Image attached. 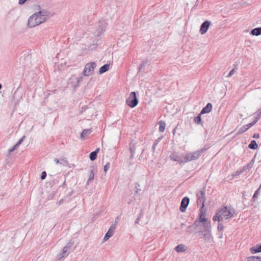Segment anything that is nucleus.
<instances>
[{
	"label": "nucleus",
	"instance_id": "58836bf2",
	"mask_svg": "<svg viewBox=\"0 0 261 261\" xmlns=\"http://www.w3.org/2000/svg\"><path fill=\"white\" fill-rule=\"evenodd\" d=\"M25 138V136H23L19 141L18 142L16 143L18 146L20 145V144L23 142V140L24 139V138Z\"/></svg>",
	"mask_w": 261,
	"mask_h": 261
},
{
	"label": "nucleus",
	"instance_id": "6e6d98bb",
	"mask_svg": "<svg viewBox=\"0 0 261 261\" xmlns=\"http://www.w3.org/2000/svg\"><path fill=\"white\" fill-rule=\"evenodd\" d=\"M119 217H117L116 218V220H119Z\"/></svg>",
	"mask_w": 261,
	"mask_h": 261
},
{
	"label": "nucleus",
	"instance_id": "49530a36",
	"mask_svg": "<svg viewBox=\"0 0 261 261\" xmlns=\"http://www.w3.org/2000/svg\"><path fill=\"white\" fill-rule=\"evenodd\" d=\"M64 201V199H62L59 201L57 202V204L58 205H60Z\"/></svg>",
	"mask_w": 261,
	"mask_h": 261
},
{
	"label": "nucleus",
	"instance_id": "7ed1b4c3",
	"mask_svg": "<svg viewBox=\"0 0 261 261\" xmlns=\"http://www.w3.org/2000/svg\"><path fill=\"white\" fill-rule=\"evenodd\" d=\"M206 216V210L204 208V207H201L200 208V213L198 220H195L192 225L189 226V228H192L199 226L201 222L204 221L205 220L207 219Z\"/></svg>",
	"mask_w": 261,
	"mask_h": 261
},
{
	"label": "nucleus",
	"instance_id": "a18cd8bd",
	"mask_svg": "<svg viewBox=\"0 0 261 261\" xmlns=\"http://www.w3.org/2000/svg\"><path fill=\"white\" fill-rule=\"evenodd\" d=\"M27 0H19V4L22 5Z\"/></svg>",
	"mask_w": 261,
	"mask_h": 261
},
{
	"label": "nucleus",
	"instance_id": "864d4df0",
	"mask_svg": "<svg viewBox=\"0 0 261 261\" xmlns=\"http://www.w3.org/2000/svg\"><path fill=\"white\" fill-rule=\"evenodd\" d=\"M184 223H181V227H182V226H184Z\"/></svg>",
	"mask_w": 261,
	"mask_h": 261
},
{
	"label": "nucleus",
	"instance_id": "37998d69",
	"mask_svg": "<svg viewBox=\"0 0 261 261\" xmlns=\"http://www.w3.org/2000/svg\"><path fill=\"white\" fill-rule=\"evenodd\" d=\"M243 171H244V170H243V169H241L240 171H237L236 172V175H240L241 173H242Z\"/></svg>",
	"mask_w": 261,
	"mask_h": 261
},
{
	"label": "nucleus",
	"instance_id": "de8ad7c7",
	"mask_svg": "<svg viewBox=\"0 0 261 261\" xmlns=\"http://www.w3.org/2000/svg\"><path fill=\"white\" fill-rule=\"evenodd\" d=\"M157 144H158V142H156V143H154L153 145L152 146V150H153V151H154L155 150V147L157 145Z\"/></svg>",
	"mask_w": 261,
	"mask_h": 261
},
{
	"label": "nucleus",
	"instance_id": "a878e982",
	"mask_svg": "<svg viewBox=\"0 0 261 261\" xmlns=\"http://www.w3.org/2000/svg\"><path fill=\"white\" fill-rule=\"evenodd\" d=\"M247 261H261V257L251 256L247 258Z\"/></svg>",
	"mask_w": 261,
	"mask_h": 261
},
{
	"label": "nucleus",
	"instance_id": "9b49d317",
	"mask_svg": "<svg viewBox=\"0 0 261 261\" xmlns=\"http://www.w3.org/2000/svg\"><path fill=\"white\" fill-rule=\"evenodd\" d=\"M116 228V226L115 225H112L110 226L109 228L108 231L105 234L103 240L105 241H107L110 238H111L113 234L115 232V230Z\"/></svg>",
	"mask_w": 261,
	"mask_h": 261
},
{
	"label": "nucleus",
	"instance_id": "1a4fd4ad",
	"mask_svg": "<svg viewBox=\"0 0 261 261\" xmlns=\"http://www.w3.org/2000/svg\"><path fill=\"white\" fill-rule=\"evenodd\" d=\"M197 202L198 204L199 203H201V207H204V203L205 202L204 191L201 190L197 194Z\"/></svg>",
	"mask_w": 261,
	"mask_h": 261
},
{
	"label": "nucleus",
	"instance_id": "603ef678",
	"mask_svg": "<svg viewBox=\"0 0 261 261\" xmlns=\"http://www.w3.org/2000/svg\"><path fill=\"white\" fill-rule=\"evenodd\" d=\"M86 107H84V108L83 107L82 108V110H85V109H86Z\"/></svg>",
	"mask_w": 261,
	"mask_h": 261
},
{
	"label": "nucleus",
	"instance_id": "f257e3e1",
	"mask_svg": "<svg viewBox=\"0 0 261 261\" xmlns=\"http://www.w3.org/2000/svg\"><path fill=\"white\" fill-rule=\"evenodd\" d=\"M49 12L45 10H42L34 13L28 19V26L30 28H33L45 22L49 18Z\"/></svg>",
	"mask_w": 261,
	"mask_h": 261
},
{
	"label": "nucleus",
	"instance_id": "6ab92c4d",
	"mask_svg": "<svg viewBox=\"0 0 261 261\" xmlns=\"http://www.w3.org/2000/svg\"><path fill=\"white\" fill-rule=\"evenodd\" d=\"M255 119L252 122V123L254 125L259 120L260 115H261V108L258 110L255 113Z\"/></svg>",
	"mask_w": 261,
	"mask_h": 261
},
{
	"label": "nucleus",
	"instance_id": "20e7f679",
	"mask_svg": "<svg viewBox=\"0 0 261 261\" xmlns=\"http://www.w3.org/2000/svg\"><path fill=\"white\" fill-rule=\"evenodd\" d=\"M205 149H201L193 152L187 153L184 157V163L198 159Z\"/></svg>",
	"mask_w": 261,
	"mask_h": 261
},
{
	"label": "nucleus",
	"instance_id": "393cba45",
	"mask_svg": "<svg viewBox=\"0 0 261 261\" xmlns=\"http://www.w3.org/2000/svg\"><path fill=\"white\" fill-rule=\"evenodd\" d=\"M175 249L177 252H182L186 251L185 246L183 244L177 245Z\"/></svg>",
	"mask_w": 261,
	"mask_h": 261
},
{
	"label": "nucleus",
	"instance_id": "4be33fe9",
	"mask_svg": "<svg viewBox=\"0 0 261 261\" xmlns=\"http://www.w3.org/2000/svg\"><path fill=\"white\" fill-rule=\"evenodd\" d=\"M250 252L252 254H254L258 252H261V244L259 246H256V247H251L250 248Z\"/></svg>",
	"mask_w": 261,
	"mask_h": 261
},
{
	"label": "nucleus",
	"instance_id": "8fccbe9b",
	"mask_svg": "<svg viewBox=\"0 0 261 261\" xmlns=\"http://www.w3.org/2000/svg\"><path fill=\"white\" fill-rule=\"evenodd\" d=\"M223 237V233H221L220 236L219 237V238H222Z\"/></svg>",
	"mask_w": 261,
	"mask_h": 261
},
{
	"label": "nucleus",
	"instance_id": "cd10ccee",
	"mask_svg": "<svg viewBox=\"0 0 261 261\" xmlns=\"http://www.w3.org/2000/svg\"><path fill=\"white\" fill-rule=\"evenodd\" d=\"M94 177V169H92L91 170L90 172L89 178L87 182V185H89V183L93 179Z\"/></svg>",
	"mask_w": 261,
	"mask_h": 261
},
{
	"label": "nucleus",
	"instance_id": "dca6fc26",
	"mask_svg": "<svg viewBox=\"0 0 261 261\" xmlns=\"http://www.w3.org/2000/svg\"><path fill=\"white\" fill-rule=\"evenodd\" d=\"M202 223V226L204 228L203 230H211L212 226L211 223L208 221L207 219L205 220L204 221L201 222Z\"/></svg>",
	"mask_w": 261,
	"mask_h": 261
},
{
	"label": "nucleus",
	"instance_id": "f03ea898",
	"mask_svg": "<svg viewBox=\"0 0 261 261\" xmlns=\"http://www.w3.org/2000/svg\"><path fill=\"white\" fill-rule=\"evenodd\" d=\"M236 211L230 205L225 206L219 208L217 213L213 218L214 221H220L223 219H228L233 217Z\"/></svg>",
	"mask_w": 261,
	"mask_h": 261
},
{
	"label": "nucleus",
	"instance_id": "72a5a7b5",
	"mask_svg": "<svg viewBox=\"0 0 261 261\" xmlns=\"http://www.w3.org/2000/svg\"><path fill=\"white\" fill-rule=\"evenodd\" d=\"M252 167V164L251 163L247 164V165L244 166L243 168V170L245 171L247 169H250Z\"/></svg>",
	"mask_w": 261,
	"mask_h": 261
},
{
	"label": "nucleus",
	"instance_id": "2f4dec72",
	"mask_svg": "<svg viewBox=\"0 0 261 261\" xmlns=\"http://www.w3.org/2000/svg\"><path fill=\"white\" fill-rule=\"evenodd\" d=\"M147 63V61H143L139 66L138 69L139 71H141V69L145 66L146 64Z\"/></svg>",
	"mask_w": 261,
	"mask_h": 261
},
{
	"label": "nucleus",
	"instance_id": "4468645a",
	"mask_svg": "<svg viewBox=\"0 0 261 261\" xmlns=\"http://www.w3.org/2000/svg\"><path fill=\"white\" fill-rule=\"evenodd\" d=\"M212 105L211 103H208L205 107H204L200 113V115L210 113L212 109Z\"/></svg>",
	"mask_w": 261,
	"mask_h": 261
},
{
	"label": "nucleus",
	"instance_id": "f8f14e48",
	"mask_svg": "<svg viewBox=\"0 0 261 261\" xmlns=\"http://www.w3.org/2000/svg\"><path fill=\"white\" fill-rule=\"evenodd\" d=\"M190 201V199L188 197H184L181 202L180 206V211L181 212H185L186 210V208L188 206Z\"/></svg>",
	"mask_w": 261,
	"mask_h": 261
},
{
	"label": "nucleus",
	"instance_id": "e433bc0d",
	"mask_svg": "<svg viewBox=\"0 0 261 261\" xmlns=\"http://www.w3.org/2000/svg\"><path fill=\"white\" fill-rule=\"evenodd\" d=\"M224 228V226L222 223H219L218 225L217 229L218 230L222 231Z\"/></svg>",
	"mask_w": 261,
	"mask_h": 261
},
{
	"label": "nucleus",
	"instance_id": "aec40b11",
	"mask_svg": "<svg viewBox=\"0 0 261 261\" xmlns=\"http://www.w3.org/2000/svg\"><path fill=\"white\" fill-rule=\"evenodd\" d=\"M99 151V148H97L95 151L90 153V156H89L90 159L91 161L95 160L97 158V154Z\"/></svg>",
	"mask_w": 261,
	"mask_h": 261
},
{
	"label": "nucleus",
	"instance_id": "c03bdc74",
	"mask_svg": "<svg viewBox=\"0 0 261 261\" xmlns=\"http://www.w3.org/2000/svg\"><path fill=\"white\" fill-rule=\"evenodd\" d=\"M259 137V134H254L253 136V138L257 139Z\"/></svg>",
	"mask_w": 261,
	"mask_h": 261
},
{
	"label": "nucleus",
	"instance_id": "2eb2a0df",
	"mask_svg": "<svg viewBox=\"0 0 261 261\" xmlns=\"http://www.w3.org/2000/svg\"><path fill=\"white\" fill-rule=\"evenodd\" d=\"M253 125H254L253 123H250L247 125H245L243 126H242L239 130L238 132V134H241L245 132H246L247 130H248L249 128L252 127Z\"/></svg>",
	"mask_w": 261,
	"mask_h": 261
},
{
	"label": "nucleus",
	"instance_id": "0eeeda50",
	"mask_svg": "<svg viewBox=\"0 0 261 261\" xmlns=\"http://www.w3.org/2000/svg\"><path fill=\"white\" fill-rule=\"evenodd\" d=\"M96 66V64L95 62H91L87 63L84 68V71H83V74L85 76H89L91 75L94 69L95 68Z\"/></svg>",
	"mask_w": 261,
	"mask_h": 261
},
{
	"label": "nucleus",
	"instance_id": "ddd939ff",
	"mask_svg": "<svg viewBox=\"0 0 261 261\" xmlns=\"http://www.w3.org/2000/svg\"><path fill=\"white\" fill-rule=\"evenodd\" d=\"M72 243H68L66 244L65 246L63 247L61 253V256L60 257V258L67 256L68 254V253H67V252L68 249L72 246Z\"/></svg>",
	"mask_w": 261,
	"mask_h": 261
},
{
	"label": "nucleus",
	"instance_id": "3c124183",
	"mask_svg": "<svg viewBox=\"0 0 261 261\" xmlns=\"http://www.w3.org/2000/svg\"><path fill=\"white\" fill-rule=\"evenodd\" d=\"M139 219H140V218H138V219H137V220H136V223H138V221H139Z\"/></svg>",
	"mask_w": 261,
	"mask_h": 261
},
{
	"label": "nucleus",
	"instance_id": "79ce46f5",
	"mask_svg": "<svg viewBox=\"0 0 261 261\" xmlns=\"http://www.w3.org/2000/svg\"><path fill=\"white\" fill-rule=\"evenodd\" d=\"M234 73V69H232L229 73L228 75H227L228 77H229L231 76Z\"/></svg>",
	"mask_w": 261,
	"mask_h": 261
},
{
	"label": "nucleus",
	"instance_id": "39448f33",
	"mask_svg": "<svg viewBox=\"0 0 261 261\" xmlns=\"http://www.w3.org/2000/svg\"><path fill=\"white\" fill-rule=\"evenodd\" d=\"M198 232L200 238L203 239L205 242L211 243L214 242L211 230L200 229Z\"/></svg>",
	"mask_w": 261,
	"mask_h": 261
},
{
	"label": "nucleus",
	"instance_id": "f704fd0d",
	"mask_svg": "<svg viewBox=\"0 0 261 261\" xmlns=\"http://www.w3.org/2000/svg\"><path fill=\"white\" fill-rule=\"evenodd\" d=\"M18 146H19L17 144H16L12 148L9 150V153H10L11 152H13L14 150L17 149L18 147Z\"/></svg>",
	"mask_w": 261,
	"mask_h": 261
},
{
	"label": "nucleus",
	"instance_id": "a211bd4d",
	"mask_svg": "<svg viewBox=\"0 0 261 261\" xmlns=\"http://www.w3.org/2000/svg\"><path fill=\"white\" fill-rule=\"evenodd\" d=\"M170 158L171 160L178 162L179 163H184V160H182L180 158L178 155H175L174 154H171L170 155Z\"/></svg>",
	"mask_w": 261,
	"mask_h": 261
},
{
	"label": "nucleus",
	"instance_id": "bb28decb",
	"mask_svg": "<svg viewBox=\"0 0 261 261\" xmlns=\"http://www.w3.org/2000/svg\"><path fill=\"white\" fill-rule=\"evenodd\" d=\"M249 148L252 149H256L257 148V144L255 140H252L248 146Z\"/></svg>",
	"mask_w": 261,
	"mask_h": 261
},
{
	"label": "nucleus",
	"instance_id": "f3484780",
	"mask_svg": "<svg viewBox=\"0 0 261 261\" xmlns=\"http://www.w3.org/2000/svg\"><path fill=\"white\" fill-rule=\"evenodd\" d=\"M54 161L57 164H60L64 166H67L68 164V162L65 158L61 159L60 160L55 159Z\"/></svg>",
	"mask_w": 261,
	"mask_h": 261
},
{
	"label": "nucleus",
	"instance_id": "473e14b6",
	"mask_svg": "<svg viewBox=\"0 0 261 261\" xmlns=\"http://www.w3.org/2000/svg\"><path fill=\"white\" fill-rule=\"evenodd\" d=\"M140 187V185L139 183L135 184V188L136 189V193L137 194H139L140 193V192L141 191Z\"/></svg>",
	"mask_w": 261,
	"mask_h": 261
},
{
	"label": "nucleus",
	"instance_id": "ea45409f",
	"mask_svg": "<svg viewBox=\"0 0 261 261\" xmlns=\"http://www.w3.org/2000/svg\"><path fill=\"white\" fill-rule=\"evenodd\" d=\"M46 176V172H45V171L42 172L41 173V179H44L45 178Z\"/></svg>",
	"mask_w": 261,
	"mask_h": 261
},
{
	"label": "nucleus",
	"instance_id": "6e6552de",
	"mask_svg": "<svg viewBox=\"0 0 261 261\" xmlns=\"http://www.w3.org/2000/svg\"><path fill=\"white\" fill-rule=\"evenodd\" d=\"M107 23L104 20L100 21L99 22L98 28L95 32V35L96 36L97 40L101 33L105 31Z\"/></svg>",
	"mask_w": 261,
	"mask_h": 261
},
{
	"label": "nucleus",
	"instance_id": "a19ab883",
	"mask_svg": "<svg viewBox=\"0 0 261 261\" xmlns=\"http://www.w3.org/2000/svg\"><path fill=\"white\" fill-rule=\"evenodd\" d=\"M196 228H197V227H195V228H189V226H188V229H189L188 232H189V233H193V231L196 229Z\"/></svg>",
	"mask_w": 261,
	"mask_h": 261
},
{
	"label": "nucleus",
	"instance_id": "4c0bfd02",
	"mask_svg": "<svg viewBox=\"0 0 261 261\" xmlns=\"http://www.w3.org/2000/svg\"><path fill=\"white\" fill-rule=\"evenodd\" d=\"M260 188H261V184H260L259 188L255 192V193L253 195V196L254 198L257 197L258 194V192H259V190L260 189Z\"/></svg>",
	"mask_w": 261,
	"mask_h": 261
},
{
	"label": "nucleus",
	"instance_id": "7c9ffc66",
	"mask_svg": "<svg viewBox=\"0 0 261 261\" xmlns=\"http://www.w3.org/2000/svg\"><path fill=\"white\" fill-rule=\"evenodd\" d=\"M166 124L164 122H160V126H159V130L161 132H163L165 129Z\"/></svg>",
	"mask_w": 261,
	"mask_h": 261
},
{
	"label": "nucleus",
	"instance_id": "c9c22d12",
	"mask_svg": "<svg viewBox=\"0 0 261 261\" xmlns=\"http://www.w3.org/2000/svg\"><path fill=\"white\" fill-rule=\"evenodd\" d=\"M110 168V163H107L105 166H104V167H103V170H104V171L105 172H107L108 170Z\"/></svg>",
	"mask_w": 261,
	"mask_h": 261
},
{
	"label": "nucleus",
	"instance_id": "412c9836",
	"mask_svg": "<svg viewBox=\"0 0 261 261\" xmlns=\"http://www.w3.org/2000/svg\"><path fill=\"white\" fill-rule=\"evenodd\" d=\"M251 34L254 36H259L261 35V27L256 28L252 30Z\"/></svg>",
	"mask_w": 261,
	"mask_h": 261
},
{
	"label": "nucleus",
	"instance_id": "c756f323",
	"mask_svg": "<svg viewBox=\"0 0 261 261\" xmlns=\"http://www.w3.org/2000/svg\"><path fill=\"white\" fill-rule=\"evenodd\" d=\"M201 115L200 114L194 118V122L197 124H201Z\"/></svg>",
	"mask_w": 261,
	"mask_h": 261
},
{
	"label": "nucleus",
	"instance_id": "09e8293b",
	"mask_svg": "<svg viewBox=\"0 0 261 261\" xmlns=\"http://www.w3.org/2000/svg\"><path fill=\"white\" fill-rule=\"evenodd\" d=\"M81 81V77L77 79V83L80 82Z\"/></svg>",
	"mask_w": 261,
	"mask_h": 261
},
{
	"label": "nucleus",
	"instance_id": "5701e85b",
	"mask_svg": "<svg viewBox=\"0 0 261 261\" xmlns=\"http://www.w3.org/2000/svg\"><path fill=\"white\" fill-rule=\"evenodd\" d=\"M109 64H105L101 66L99 70V72L100 74H102L105 72L107 71L109 69Z\"/></svg>",
	"mask_w": 261,
	"mask_h": 261
},
{
	"label": "nucleus",
	"instance_id": "c85d7f7f",
	"mask_svg": "<svg viewBox=\"0 0 261 261\" xmlns=\"http://www.w3.org/2000/svg\"><path fill=\"white\" fill-rule=\"evenodd\" d=\"M130 151L131 152V155L130 156V159H133L134 156L135 152V147L134 144L132 143H130L129 147Z\"/></svg>",
	"mask_w": 261,
	"mask_h": 261
},
{
	"label": "nucleus",
	"instance_id": "b1692460",
	"mask_svg": "<svg viewBox=\"0 0 261 261\" xmlns=\"http://www.w3.org/2000/svg\"><path fill=\"white\" fill-rule=\"evenodd\" d=\"M91 133V129H84L81 134V138L82 139L84 138L85 137H87Z\"/></svg>",
	"mask_w": 261,
	"mask_h": 261
},
{
	"label": "nucleus",
	"instance_id": "9d476101",
	"mask_svg": "<svg viewBox=\"0 0 261 261\" xmlns=\"http://www.w3.org/2000/svg\"><path fill=\"white\" fill-rule=\"evenodd\" d=\"M211 24V21L208 20H205L201 25L199 32L201 34L203 35L207 32L210 25Z\"/></svg>",
	"mask_w": 261,
	"mask_h": 261
},
{
	"label": "nucleus",
	"instance_id": "5fc2aeb1",
	"mask_svg": "<svg viewBox=\"0 0 261 261\" xmlns=\"http://www.w3.org/2000/svg\"><path fill=\"white\" fill-rule=\"evenodd\" d=\"M2 84L0 83V89L2 88Z\"/></svg>",
	"mask_w": 261,
	"mask_h": 261
},
{
	"label": "nucleus",
	"instance_id": "423d86ee",
	"mask_svg": "<svg viewBox=\"0 0 261 261\" xmlns=\"http://www.w3.org/2000/svg\"><path fill=\"white\" fill-rule=\"evenodd\" d=\"M126 103L132 108L135 107L138 105V100L135 92H130L128 98L126 100Z\"/></svg>",
	"mask_w": 261,
	"mask_h": 261
}]
</instances>
